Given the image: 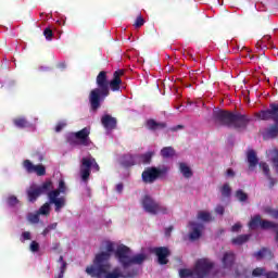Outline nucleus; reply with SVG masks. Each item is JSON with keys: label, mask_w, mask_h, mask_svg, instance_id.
I'll return each mask as SVG.
<instances>
[{"label": "nucleus", "mask_w": 278, "mask_h": 278, "mask_svg": "<svg viewBox=\"0 0 278 278\" xmlns=\"http://www.w3.org/2000/svg\"><path fill=\"white\" fill-rule=\"evenodd\" d=\"M106 253H114L115 260L121 264L124 270L130 268V266H142L147 262V254L139 253L131 256V249L125 244H121L114 250V242H105Z\"/></svg>", "instance_id": "f257e3e1"}, {"label": "nucleus", "mask_w": 278, "mask_h": 278, "mask_svg": "<svg viewBox=\"0 0 278 278\" xmlns=\"http://www.w3.org/2000/svg\"><path fill=\"white\" fill-rule=\"evenodd\" d=\"M213 121L215 125L222 127H233L235 129H247L251 123V117L242 113H233L228 110L215 109L213 111Z\"/></svg>", "instance_id": "f03ea898"}, {"label": "nucleus", "mask_w": 278, "mask_h": 278, "mask_svg": "<svg viewBox=\"0 0 278 278\" xmlns=\"http://www.w3.org/2000/svg\"><path fill=\"white\" fill-rule=\"evenodd\" d=\"M97 88L89 93V103L93 112L101 108V103L110 97V80H108V72L101 71L96 78Z\"/></svg>", "instance_id": "7ed1b4c3"}, {"label": "nucleus", "mask_w": 278, "mask_h": 278, "mask_svg": "<svg viewBox=\"0 0 278 278\" xmlns=\"http://www.w3.org/2000/svg\"><path fill=\"white\" fill-rule=\"evenodd\" d=\"M214 268V263L208 258H200L193 269L182 268L179 270L180 278H205Z\"/></svg>", "instance_id": "20e7f679"}, {"label": "nucleus", "mask_w": 278, "mask_h": 278, "mask_svg": "<svg viewBox=\"0 0 278 278\" xmlns=\"http://www.w3.org/2000/svg\"><path fill=\"white\" fill-rule=\"evenodd\" d=\"M67 142L76 147H91L92 140L90 139V127H85L76 132H71Z\"/></svg>", "instance_id": "39448f33"}, {"label": "nucleus", "mask_w": 278, "mask_h": 278, "mask_svg": "<svg viewBox=\"0 0 278 278\" xmlns=\"http://www.w3.org/2000/svg\"><path fill=\"white\" fill-rule=\"evenodd\" d=\"M49 190H53V181L51 180H46L40 186H30L26 191L29 203H36L38 197H42V194H47L48 197Z\"/></svg>", "instance_id": "423d86ee"}, {"label": "nucleus", "mask_w": 278, "mask_h": 278, "mask_svg": "<svg viewBox=\"0 0 278 278\" xmlns=\"http://www.w3.org/2000/svg\"><path fill=\"white\" fill-rule=\"evenodd\" d=\"M141 205L144 212L152 214L153 216L157 214H168V208L153 200L149 194L143 195L141 199Z\"/></svg>", "instance_id": "0eeeda50"}, {"label": "nucleus", "mask_w": 278, "mask_h": 278, "mask_svg": "<svg viewBox=\"0 0 278 278\" xmlns=\"http://www.w3.org/2000/svg\"><path fill=\"white\" fill-rule=\"evenodd\" d=\"M92 168L93 170H96V173H99V170H101V167L99 166V163H97V160L92 156L83 157L80 164V177L83 181H88L90 179V170Z\"/></svg>", "instance_id": "6e6552de"}, {"label": "nucleus", "mask_w": 278, "mask_h": 278, "mask_svg": "<svg viewBox=\"0 0 278 278\" xmlns=\"http://www.w3.org/2000/svg\"><path fill=\"white\" fill-rule=\"evenodd\" d=\"M260 121H274L278 125V103H270L269 109L255 113Z\"/></svg>", "instance_id": "1a4fd4ad"}, {"label": "nucleus", "mask_w": 278, "mask_h": 278, "mask_svg": "<svg viewBox=\"0 0 278 278\" xmlns=\"http://www.w3.org/2000/svg\"><path fill=\"white\" fill-rule=\"evenodd\" d=\"M162 175H166V169H160L157 167H148L141 174L143 184H154L155 180L160 179Z\"/></svg>", "instance_id": "9d476101"}, {"label": "nucleus", "mask_w": 278, "mask_h": 278, "mask_svg": "<svg viewBox=\"0 0 278 278\" xmlns=\"http://www.w3.org/2000/svg\"><path fill=\"white\" fill-rule=\"evenodd\" d=\"M23 166L27 173H36L38 177H45V175H47V167L42 164L34 165L31 161L25 160L23 162Z\"/></svg>", "instance_id": "9b49d317"}, {"label": "nucleus", "mask_w": 278, "mask_h": 278, "mask_svg": "<svg viewBox=\"0 0 278 278\" xmlns=\"http://www.w3.org/2000/svg\"><path fill=\"white\" fill-rule=\"evenodd\" d=\"M152 253H154L157 257V264L160 266H166L168 264V257L170 256V250L166 247L154 248Z\"/></svg>", "instance_id": "f8f14e48"}, {"label": "nucleus", "mask_w": 278, "mask_h": 278, "mask_svg": "<svg viewBox=\"0 0 278 278\" xmlns=\"http://www.w3.org/2000/svg\"><path fill=\"white\" fill-rule=\"evenodd\" d=\"M59 197L58 191H48L49 203L55 206V212H60V210L66 205V199L64 197Z\"/></svg>", "instance_id": "ddd939ff"}, {"label": "nucleus", "mask_w": 278, "mask_h": 278, "mask_svg": "<svg viewBox=\"0 0 278 278\" xmlns=\"http://www.w3.org/2000/svg\"><path fill=\"white\" fill-rule=\"evenodd\" d=\"M125 75V70H117L113 73V79L109 81V89L112 90V92H118L121 90V85L123 84V80L121 77Z\"/></svg>", "instance_id": "4468645a"}, {"label": "nucleus", "mask_w": 278, "mask_h": 278, "mask_svg": "<svg viewBox=\"0 0 278 278\" xmlns=\"http://www.w3.org/2000/svg\"><path fill=\"white\" fill-rule=\"evenodd\" d=\"M97 267H87L86 273L90 275V277H101V275H105L110 268H112V264L106 263L105 265H96Z\"/></svg>", "instance_id": "2eb2a0df"}, {"label": "nucleus", "mask_w": 278, "mask_h": 278, "mask_svg": "<svg viewBox=\"0 0 278 278\" xmlns=\"http://www.w3.org/2000/svg\"><path fill=\"white\" fill-rule=\"evenodd\" d=\"M101 124L106 131H114L118 125V119L110 114H105L101 117Z\"/></svg>", "instance_id": "dca6fc26"}, {"label": "nucleus", "mask_w": 278, "mask_h": 278, "mask_svg": "<svg viewBox=\"0 0 278 278\" xmlns=\"http://www.w3.org/2000/svg\"><path fill=\"white\" fill-rule=\"evenodd\" d=\"M223 268L227 270H231L233 268V264H236V253L233 251L225 252L222 257Z\"/></svg>", "instance_id": "f3484780"}, {"label": "nucleus", "mask_w": 278, "mask_h": 278, "mask_svg": "<svg viewBox=\"0 0 278 278\" xmlns=\"http://www.w3.org/2000/svg\"><path fill=\"white\" fill-rule=\"evenodd\" d=\"M189 225L192 227V231L189 233V239L194 242V240H199V238H201L203 225L197 222H190Z\"/></svg>", "instance_id": "a211bd4d"}, {"label": "nucleus", "mask_w": 278, "mask_h": 278, "mask_svg": "<svg viewBox=\"0 0 278 278\" xmlns=\"http://www.w3.org/2000/svg\"><path fill=\"white\" fill-rule=\"evenodd\" d=\"M104 278H131L135 277V274L131 273H127L126 275H123V273L121 271V267H115L113 268L112 271H106L104 274Z\"/></svg>", "instance_id": "6ab92c4d"}, {"label": "nucleus", "mask_w": 278, "mask_h": 278, "mask_svg": "<svg viewBox=\"0 0 278 278\" xmlns=\"http://www.w3.org/2000/svg\"><path fill=\"white\" fill-rule=\"evenodd\" d=\"M110 257H112V254L109 252H100L96 255L94 264L96 266H105L110 262Z\"/></svg>", "instance_id": "aec40b11"}, {"label": "nucleus", "mask_w": 278, "mask_h": 278, "mask_svg": "<svg viewBox=\"0 0 278 278\" xmlns=\"http://www.w3.org/2000/svg\"><path fill=\"white\" fill-rule=\"evenodd\" d=\"M248 164L250 170H253L260 164V159H257V153L255 150H249L247 153Z\"/></svg>", "instance_id": "412c9836"}, {"label": "nucleus", "mask_w": 278, "mask_h": 278, "mask_svg": "<svg viewBox=\"0 0 278 278\" xmlns=\"http://www.w3.org/2000/svg\"><path fill=\"white\" fill-rule=\"evenodd\" d=\"M136 155L132 154H124L122 156L121 164L124 166V168H131V166H136Z\"/></svg>", "instance_id": "4be33fe9"}, {"label": "nucleus", "mask_w": 278, "mask_h": 278, "mask_svg": "<svg viewBox=\"0 0 278 278\" xmlns=\"http://www.w3.org/2000/svg\"><path fill=\"white\" fill-rule=\"evenodd\" d=\"M251 240V235H239L231 239V244L235 247H242V244H247Z\"/></svg>", "instance_id": "5701e85b"}, {"label": "nucleus", "mask_w": 278, "mask_h": 278, "mask_svg": "<svg viewBox=\"0 0 278 278\" xmlns=\"http://www.w3.org/2000/svg\"><path fill=\"white\" fill-rule=\"evenodd\" d=\"M147 127L150 131H157V129H166V123H157L155 119H148Z\"/></svg>", "instance_id": "b1692460"}, {"label": "nucleus", "mask_w": 278, "mask_h": 278, "mask_svg": "<svg viewBox=\"0 0 278 278\" xmlns=\"http://www.w3.org/2000/svg\"><path fill=\"white\" fill-rule=\"evenodd\" d=\"M154 155L155 152H146L143 154L136 155V159L139 160V164H151V160H153Z\"/></svg>", "instance_id": "393cba45"}, {"label": "nucleus", "mask_w": 278, "mask_h": 278, "mask_svg": "<svg viewBox=\"0 0 278 278\" xmlns=\"http://www.w3.org/2000/svg\"><path fill=\"white\" fill-rule=\"evenodd\" d=\"M13 124L18 129H25L27 127H31V124H29V122L25 117H16V118H14L13 119Z\"/></svg>", "instance_id": "a878e982"}, {"label": "nucleus", "mask_w": 278, "mask_h": 278, "mask_svg": "<svg viewBox=\"0 0 278 278\" xmlns=\"http://www.w3.org/2000/svg\"><path fill=\"white\" fill-rule=\"evenodd\" d=\"M254 257L257 261L264 260V257H273V252L268 248H262L258 252L254 253Z\"/></svg>", "instance_id": "bb28decb"}, {"label": "nucleus", "mask_w": 278, "mask_h": 278, "mask_svg": "<svg viewBox=\"0 0 278 278\" xmlns=\"http://www.w3.org/2000/svg\"><path fill=\"white\" fill-rule=\"evenodd\" d=\"M179 170L186 179H190V177H192V169L186 163L179 164Z\"/></svg>", "instance_id": "cd10ccee"}, {"label": "nucleus", "mask_w": 278, "mask_h": 278, "mask_svg": "<svg viewBox=\"0 0 278 278\" xmlns=\"http://www.w3.org/2000/svg\"><path fill=\"white\" fill-rule=\"evenodd\" d=\"M198 220H202L203 223H210L211 220H214V218H212V214L210 212L200 211L198 213Z\"/></svg>", "instance_id": "c85d7f7f"}, {"label": "nucleus", "mask_w": 278, "mask_h": 278, "mask_svg": "<svg viewBox=\"0 0 278 278\" xmlns=\"http://www.w3.org/2000/svg\"><path fill=\"white\" fill-rule=\"evenodd\" d=\"M250 229H257V227H262V216H254L249 223Z\"/></svg>", "instance_id": "c756f323"}, {"label": "nucleus", "mask_w": 278, "mask_h": 278, "mask_svg": "<svg viewBox=\"0 0 278 278\" xmlns=\"http://www.w3.org/2000/svg\"><path fill=\"white\" fill-rule=\"evenodd\" d=\"M162 157L168 159L175 156V149L173 147H165L161 150Z\"/></svg>", "instance_id": "7c9ffc66"}, {"label": "nucleus", "mask_w": 278, "mask_h": 278, "mask_svg": "<svg viewBox=\"0 0 278 278\" xmlns=\"http://www.w3.org/2000/svg\"><path fill=\"white\" fill-rule=\"evenodd\" d=\"M278 224L275 222L262 219L261 222V229H277Z\"/></svg>", "instance_id": "2f4dec72"}, {"label": "nucleus", "mask_w": 278, "mask_h": 278, "mask_svg": "<svg viewBox=\"0 0 278 278\" xmlns=\"http://www.w3.org/2000/svg\"><path fill=\"white\" fill-rule=\"evenodd\" d=\"M49 192H58L60 194H66V182L64 180L59 181V188L58 189H51Z\"/></svg>", "instance_id": "473e14b6"}, {"label": "nucleus", "mask_w": 278, "mask_h": 278, "mask_svg": "<svg viewBox=\"0 0 278 278\" xmlns=\"http://www.w3.org/2000/svg\"><path fill=\"white\" fill-rule=\"evenodd\" d=\"M220 192L222 197H224L225 199H229V197H231V187L229 186V184H224L220 188Z\"/></svg>", "instance_id": "72a5a7b5"}, {"label": "nucleus", "mask_w": 278, "mask_h": 278, "mask_svg": "<svg viewBox=\"0 0 278 278\" xmlns=\"http://www.w3.org/2000/svg\"><path fill=\"white\" fill-rule=\"evenodd\" d=\"M267 136L268 138H277L278 136V124L275 123L267 129Z\"/></svg>", "instance_id": "f704fd0d"}, {"label": "nucleus", "mask_w": 278, "mask_h": 278, "mask_svg": "<svg viewBox=\"0 0 278 278\" xmlns=\"http://www.w3.org/2000/svg\"><path fill=\"white\" fill-rule=\"evenodd\" d=\"M235 197L240 201L241 203H244V201L249 200V194L242 191V189H239L236 191Z\"/></svg>", "instance_id": "c9c22d12"}, {"label": "nucleus", "mask_w": 278, "mask_h": 278, "mask_svg": "<svg viewBox=\"0 0 278 278\" xmlns=\"http://www.w3.org/2000/svg\"><path fill=\"white\" fill-rule=\"evenodd\" d=\"M39 214H42V216H49L51 214V203L46 202L40 208Z\"/></svg>", "instance_id": "e433bc0d"}, {"label": "nucleus", "mask_w": 278, "mask_h": 278, "mask_svg": "<svg viewBox=\"0 0 278 278\" xmlns=\"http://www.w3.org/2000/svg\"><path fill=\"white\" fill-rule=\"evenodd\" d=\"M252 277H266V268L256 267L252 270Z\"/></svg>", "instance_id": "4c0bfd02"}, {"label": "nucleus", "mask_w": 278, "mask_h": 278, "mask_svg": "<svg viewBox=\"0 0 278 278\" xmlns=\"http://www.w3.org/2000/svg\"><path fill=\"white\" fill-rule=\"evenodd\" d=\"M260 168H262L265 177H270V167L265 162L260 163Z\"/></svg>", "instance_id": "58836bf2"}, {"label": "nucleus", "mask_w": 278, "mask_h": 278, "mask_svg": "<svg viewBox=\"0 0 278 278\" xmlns=\"http://www.w3.org/2000/svg\"><path fill=\"white\" fill-rule=\"evenodd\" d=\"M29 251H31V253H38L40 251V243H38L37 241H31L29 245Z\"/></svg>", "instance_id": "ea45409f"}, {"label": "nucleus", "mask_w": 278, "mask_h": 278, "mask_svg": "<svg viewBox=\"0 0 278 278\" xmlns=\"http://www.w3.org/2000/svg\"><path fill=\"white\" fill-rule=\"evenodd\" d=\"M43 36L46 40H53V30L50 27L45 28Z\"/></svg>", "instance_id": "a19ab883"}, {"label": "nucleus", "mask_w": 278, "mask_h": 278, "mask_svg": "<svg viewBox=\"0 0 278 278\" xmlns=\"http://www.w3.org/2000/svg\"><path fill=\"white\" fill-rule=\"evenodd\" d=\"M7 202H8V205H10V207H14V205H17L18 203V198L15 195H11L8 198Z\"/></svg>", "instance_id": "79ce46f5"}, {"label": "nucleus", "mask_w": 278, "mask_h": 278, "mask_svg": "<svg viewBox=\"0 0 278 278\" xmlns=\"http://www.w3.org/2000/svg\"><path fill=\"white\" fill-rule=\"evenodd\" d=\"M266 42H268V45L270 43V35H265L260 41H257V45H260V47H266Z\"/></svg>", "instance_id": "37998d69"}, {"label": "nucleus", "mask_w": 278, "mask_h": 278, "mask_svg": "<svg viewBox=\"0 0 278 278\" xmlns=\"http://www.w3.org/2000/svg\"><path fill=\"white\" fill-rule=\"evenodd\" d=\"M142 25H144V18H142L141 15H139V16L136 18V22H135V24H134V27L139 28V27H142Z\"/></svg>", "instance_id": "c03bdc74"}, {"label": "nucleus", "mask_w": 278, "mask_h": 278, "mask_svg": "<svg viewBox=\"0 0 278 278\" xmlns=\"http://www.w3.org/2000/svg\"><path fill=\"white\" fill-rule=\"evenodd\" d=\"M21 242H25L26 240H31V232L24 231L21 236Z\"/></svg>", "instance_id": "a18cd8bd"}, {"label": "nucleus", "mask_w": 278, "mask_h": 278, "mask_svg": "<svg viewBox=\"0 0 278 278\" xmlns=\"http://www.w3.org/2000/svg\"><path fill=\"white\" fill-rule=\"evenodd\" d=\"M64 127H66V123L64 122H59L55 126V131L56 134H60V131H62V129H64Z\"/></svg>", "instance_id": "49530a36"}, {"label": "nucleus", "mask_w": 278, "mask_h": 278, "mask_svg": "<svg viewBox=\"0 0 278 278\" xmlns=\"http://www.w3.org/2000/svg\"><path fill=\"white\" fill-rule=\"evenodd\" d=\"M242 229V224L240 223H236L232 227H231V231L233 233H238V231H240Z\"/></svg>", "instance_id": "de8ad7c7"}, {"label": "nucleus", "mask_w": 278, "mask_h": 278, "mask_svg": "<svg viewBox=\"0 0 278 278\" xmlns=\"http://www.w3.org/2000/svg\"><path fill=\"white\" fill-rule=\"evenodd\" d=\"M215 212L217 214H219V216H223V214H225V206L218 204L216 207H215Z\"/></svg>", "instance_id": "09e8293b"}, {"label": "nucleus", "mask_w": 278, "mask_h": 278, "mask_svg": "<svg viewBox=\"0 0 278 278\" xmlns=\"http://www.w3.org/2000/svg\"><path fill=\"white\" fill-rule=\"evenodd\" d=\"M30 223H38L40 220V217L37 214L29 216Z\"/></svg>", "instance_id": "8fccbe9b"}, {"label": "nucleus", "mask_w": 278, "mask_h": 278, "mask_svg": "<svg viewBox=\"0 0 278 278\" xmlns=\"http://www.w3.org/2000/svg\"><path fill=\"white\" fill-rule=\"evenodd\" d=\"M266 278H278V274L276 271L265 273Z\"/></svg>", "instance_id": "3c124183"}, {"label": "nucleus", "mask_w": 278, "mask_h": 278, "mask_svg": "<svg viewBox=\"0 0 278 278\" xmlns=\"http://www.w3.org/2000/svg\"><path fill=\"white\" fill-rule=\"evenodd\" d=\"M173 229H174L173 226H169V227L165 228V236L167 238H170V233H173Z\"/></svg>", "instance_id": "603ef678"}, {"label": "nucleus", "mask_w": 278, "mask_h": 278, "mask_svg": "<svg viewBox=\"0 0 278 278\" xmlns=\"http://www.w3.org/2000/svg\"><path fill=\"white\" fill-rule=\"evenodd\" d=\"M226 175H227V177H236V172H233V169H231V168H228L226 170Z\"/></svg>", "instance_id": "864d4df0"}, {"label": "nucleus", "mask_w": 278, "mask_h": 278, "mask_svg": "<svg viewBox=\"0 0 278 278\" xmlns=\"http://www.w3.org/2000/svg\"><path fill=\"white\" fill-rule=\"evenodd\" d=\"M267 179L269 180V188H274L277 184V180H275V178H271L270 176L267 177Z\"/></svg>", "instance_id": "5fc2aeb1"}, {"label": "nucleus", "mask_w": 278, "mask_h": 278, "mask_svg": "<svg viewBox=\"0 0 278 278\" xmlns=\"http://www.w3.org/2000/svg\"><path fill=\"white\" fill-rule=\"evenodd\" d=\"M269 214H270V216H273V218L278 219V210H270Z\"/></svg>", "instance_id": "6e6d98bb"}, {"label": "nucleus", "mask_w": 278, "mask_h": 278, "mask_svg": "<svg viewBox=\"0 0 278 278\" xmlns=\"http://www.w3.org/2000/svg\"><path fill=\"white\" fill-rule=\"evenodd\" d=\"M50 231L58 229V223H53L47 226Z\"/></svg>", "instance_id": "4d7b16f0"}, {"label": "nucleus", "mask_w": 278, "mask_h": 278, "mask_svg": "<svg viewBox=\"0 0 278 278\" xmlns=\"http://www.w3.org/2000/svg\"><path fill=\"white\" fill-rule=\"evenodd\" d=\"M56 68H60L61 71H64V68H66V62L58 63Z\"/></svg>", "instance_id": "13d9d810"}, {"label": "nucleus", "mask_w": 278, "mask_h": 278, "mask_svg": "<svg viewBox=\"0 0 278 278\" xmlns=\"http://www.w3.org/2000/svg\"><path fill=\"white\" fill-rule=\"evenodd\" d=\"M66 266H67V263L63 262V264L60 267V273H62L63 275H64V273H66Z\"/></svg>", "instance_id": "bf43d9fd"}, {"label": "nucleus", "mask_w": 278, "mask_h": 278, "mask_svg": "<svg viewBox=\"0 0 278 278\" xmlns=\"http://www.w3.org/2000/svg\"><path fill=\"white\" fill-rule=\"evenodd\" d=\"M179 129H184V125H177V126L169 128V130H172V131H179Z\"/></svg>", "instance_id": "052dcab7"}, {"label": "nucleus", "mask_w": 278, "mask_h": 278, "mask_svg": "<svg viewBox=\"0 0 278 278\" xmlns=\"http://www.w3.org/2000/svg\"><path fill=\"white\" fill-rule=\"evenodd\" d=\"M123 188H124L123 182L117 184L116 185V192H118L121 194V192H123Z\"/></svg>", "instance_id": "680f3d73"}, {"label": "nucleus", "mask_w": 278, "mask_h": 278, "mask_svg": "<svg viewBox=\"0 0 278 278\" xmlns=\"http://www.w3.org/2000/svg\"><path fill=\"white\" fill-rule=\"evenodd\" d=\"M51 230L48 228V226L43 229V231L41 232V236H49V232Z\"/></svg>", "instance_id": "e2e57ef3"}, {"label": "nucleus", "mask_w": 278, "mask_h": 278, "mask_svg": "<svg viewBox=\"0 0 278 278\" xmlns=\"http://www.w3.org/2000/svg\"><path fill=\"white\" fill-rule=\"evenodd\" d=\"M52 249L53 251H58L60 249V243H54Z\"/></svg>", "instance_id": "0e129e2a"}, {"label": "nucleus", "mask_w": 278, "mask_h": 278, "mask_svg": "<svg viewBox=\"0 0 278 278\" xmlns=\"http://www.w3.org/2000/svg\"><path fill=\"white\" fill-rule=\"evenodd\" d=\"M58 262L61 263V264H64V262H65V261H64V256H60L59 260H58Z\"/></svg>", "instance_id": "69168bd1"}, {"label": "nucleus", "mask_w": 278, "mask_h": 278, "mask_svg": "<svg viewBox=\"0 0 278 278\" xmlns=\"http://www.w3.org/2000/svg\"><path fill=\"white\" fill-rule=\"evenodd\" d=\"M54 278H64V274H62V273L60 271L59 275L55 276Z\"/></svg>", "instance_id": "338daca9"}, {"label": "nucleus", "mask_w": 278, "mask_h": 278, "mask_svg": "<svg viewBox=\"0 0 278 278\" xmlns=\"http://www.w3.org/2000/svg\"><path fill=\"white\" fill-rule=\"evenodd\" d=\"M275 240H276V242H278V231L276 233Z\"/></svg>", "instance_id": "774afa93"}]
</instances>
